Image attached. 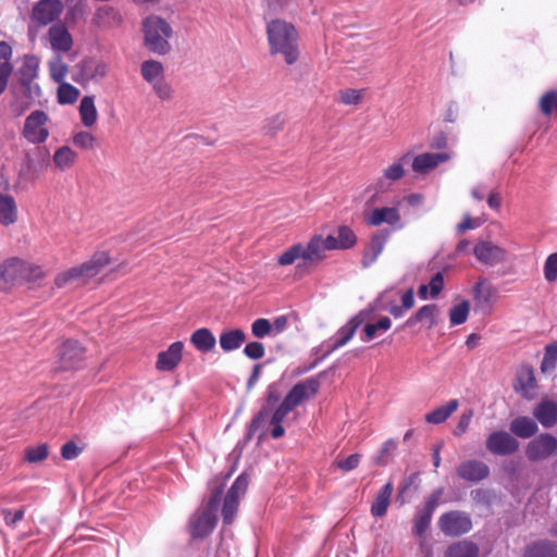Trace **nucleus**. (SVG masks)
Returning <instances> with one entry per match:
<instances>
[{
	"mask_svg": "<svg viewBox=\"0 0 557 557\" xmlns=\"http://www.w3.org/2000/svg\"><path fill=\"white\" fill-rule=\"evenodd\" d=\"M267 35L272 54L283 55L287 64H294L298 60V35L290 23L273 20L267 25Z\"/></svg>",
	"mask_w": 557,
	"mask_h": 557,
	"instance_id": "f257e3e1",
	"label": "nucleus"
},
{
	"mask_svg": "<svg viewBox=\"0 0 557 557\" xmlns=\"http://www.w3.org/2000/svg\"><path fill=\"white\" fill-rule=\"evenodd\" d=\"M109 261L107 252H97L88 261L58 273L54 278V287L65 289L82 287L96 277L109 264Z\"/></svg>",
	"mask_w": 557,
	"mask_h": 557,
	"instance_id": "f03ea898",
	"label": "nucleus"
},
{
	"mask_svg": "<svg viewBox=\"0 0 557 557\" xmlns=\"http://www.w3.org/2000/svg\"><path fill=\"white\" fill-rule=\"evenodd\" d=\"M145 46L157 54H165L171 50L169 39L173 35L171 25L163 18L151 15L143 23Z\"/></svg>",
	"mask_w": 557,
	"mask_h": 557,
	"instance_id": "7ed1b4c3",
	"label": "nucleus"
},
{
	"mask_svg": "<svg viewBox=\"0 0 557 557\" xmlns=\"http://www.w3.org/2000/svg\"><path fill=\"white\" fill-rule=\"evenodd\" d=\"M221 491L216 490L209 503L199 509L189 521L191 535L194 537H205L209 535L216 524V511L219 508V497Z\"/></svg>",
	"mask_w": 557,
	"mask_h": 557,
	"instance_id": "20e7f679",
	"label": "nucleus"
},
{
	"mask_svg": "<svg viewBox=\"0 0 557 557\" xmlns=\"http://www.w3.org/2000/svg\"><path fill=\"white\" fill-rule=\"evenodd\" d=\"M10 109L14 116L23 115L29 110L42 96L39 84H22L18 83L12 91Z\"/></svg>",
	"mask_w": 557,
	"mask_h": 557,
	"instance_id": "39448f33",
	"label": "nucleus"
},
{
	"mask_svg": "<svg viewBox=\"0 0 557 557\" xmlns=\"http://www.w3.org/2000/svg\"><path fill=\"white\" fill-rule=\"evenodd\" d=\"M49 115L42 110H35L26 116L22 135L30 144H42L49 137Z\"/></svg>",
	"mask_w": 557,
	"mask_h": 557,
	"instance_id": "423d86ee",
	"label": "nucleus"
},
{
	"mask_svg": "<svg viewBox=\"0 0 557 557\" xmlns=\"http://www.w3.org/2000/svg\"><path fill=\"white\" fill-rule=\"evenodd\" d=\"M292 411L289 407H287L283 401L278 406V408L269 417V413L265 409L259 412V414L251 421L249 426V435L257 432L261 429L265 423H269L272 426L271 435L274 438L282 437L285 433V430L282 425L283 421L287 417V414Z\"/></svg>",
	"mask_w": 557,
	"mask_h": 557,
	"instance_id": "0eeeda50",
	"label": "nucleus"
},
{
	"mask_svg": "<svg viewBox=\"0 0 557 557\" xmlns=\"http://www.w3.org/2000/svg\"><path fill=\"white\" fill-rule=\"evenodd\" d=\"M248 483V476L240 474L228 490L222 507L224 524H231L234 521L239 502L246 494Z\"/></svg>",
	"mask_w": 557,
	"mask_h": 557,
	"instance_id": "6e6552de",
	"label": "nucleus"
},
{
	"mask_svg": "<svg viewBox=\"0 0 557 557\" xmlns=\"http://www.w3.org/2000/svg\"><path fill=\"white\" fill-rule=\"evenodd\" d=\"M473 255L481 263L495 267L507 260V250L492 240H479L473 247Z\"/></svg>",
	"mask_w": 557,
	"mask_h": 557,
	"instance_id": "1a4fd4ad",
	"label": "nucleus"
},
{
	"mask_svg": "<svg viewBox=\"0 0 557 557\" xmlns=\"http://www.w3.org/2000/svg\"><path fill=\"white\" fill-rule=\"evenodd\" d=\"M557 454V438L550 434H541L525 447V455L531 461L547 459Z\"/></svg>",
	"mask_w": 557,
	"mask_h": 557,
	"instance_id": "9d476101",
	"label": "nucleus"
},
{
	"mask_svg": "<svg viewBox=\"0 0 557 557\" xmlns=\"http://www.w3.org/2000/svg\"><path fill=\"white\" fill-rule=\"evenodd\" d=\"M76 67L78 74L75 81L79 84L91 81L99 82L103 79L109 72V65L106 62L90 58L82 60Z\"/></svg>",
	"mask_w": 557,
	"mask_h": 557,
	"instance_id": "9b49d317",
	"label": "nucleus"
},
{
	"mask_svg": "<svg viewBox=\"0 0 557 557\" xmlns=\"http://www.w3.org/2000/svg\"><path fill=\"white\" fill-rule=\"evenodd\" d=\"M438 525L446 535L457 536L470 531L472 524L467 513L450 511L441 516Z\"/></svg>",
	"mask_w": 557,
	"mask_h": 557,
	"instance_id": "f8f14e48",
	"label": "nucleus"
},
{
	"mask_svg": "<svg viewBox=\"0 0 557 557\" xmlns=\"http://www.w3.org/2000/svg\"><path fill=\"white\" fill-rule=\"evenodd\" d=\"M63 4L59 0H40L32 10V22L46 26L57 20L62 13Z\"/></svg>",
	"mask_w": 557,
	"mask_h": 557,
	"instance_id": "ddd939ff",
	"label": "nucleus"
},
{
	"mask_svg": "<svg viewBox=\"0 0 557 557\" xmlns=\"http://www.w3.org/2000/svg\"><path fill=\"white\" fill-rule=\"evenodd\" d=\"M305 250V264L309 265L319 262L325 258V252L333 249V235L323 237L314 235L307 244H302Z\"/></svg>",
	"mask_w": 557,
	"mask_h": 557,
	"instance_id": "4468645a",
	"label": "nucleus"
},
{
	"mask_svg": "<svg viewBox=\"0 0 557 557\" xmlns=\"http://www.w3.org/2000/svg\"><path fill=\"white\" fill-rule=\"evenodd\" d=\"M486 448L494 455L506 456L518 450L519 442L505 431H495L486 438Z\"/></svg>",
	"mask_w": 557,
	"mask_h": 557,
	"instance_id": "2eb2a0df",
	"label": "nucleus"
},
{
	"mask_svg": "<svg viewBox=\"0 0 557 557\" xmlns=\"http://www.w3.org/2000/svg\"><path fill=\"white\" fill-rule=\"evenodd\" d=\"M319 389V382L315 379H307L296 384L283 399V403L292 410L302 401L313 397Z\"/></svg>",
	"mask_w": 557,
	"mask_h": 557,
	"instance_id": "dca6fc26",
	"label": "nucleus"
},
{
	"mask_svg": "<svg viewBox=\"0 0 557 557\" xmlns=\"http://www.w3.org/2000/svg\"><path fill=\"white\" fill-rule=\"evenodd\" d=\"M410 160V154L405 153L399 159L394 161L392 164L386 166L383 170L382 177L377 181L375 185L376 193H383L388 189V182H396L400 180L405 175V164H407Z\"/></svg>",
	"mask_w": 557,
	"mask_h": 557,
	"instance_id": "f3484780",
	"label": "nucleus"
},
{
	"mask_svg": "<svg viewBox=\"0 0 557 557\" xmlns=\"http://www.w3.org/2000/svg\"><path fill=\"white\" fill-rule=\"evenodd\" d=\"M47 38L55 53L67 52L73 47V38L67 28L62 24L52 25L48 30Z\"/></svg>",
	"mask_w": 557,
	"mask_h": 557,
	"instance_id": "a211bd4d",
	"label": "nucleus"
},
{
	"mask_svg": "<svg viewBox=\"0 0 557 557\" xmlns=\"http://www.w3.org/2000/svg\"><path fill=\"white\" fill-rule=\"evenodd\" d=\"M184 345L182 342H174L164 351L158 354L156 368L162 372L173 371L182 360Z\"/></svg>",
	"mask_w": 557,
	"mask_h": 557,
	"instance_id": "6ab92c4d",
	"label": "nucleus"
},
{
	"mask_svg": "<svg viewBox=\"0 0 557 557\" xmlns=\"http://www.w3.org/2000/svg\"><path fill=\"white\" fill-rule=\"evenodd\" d=\"M84 349L75 341H66L59 349V359L61 368L64 370L73 369L83 360Z\"/></svg>",
	"mask_w": 557,
	"mask_h": 557,
	"instance_id": "aec40b11",
	"label": "nucleus"
},
{
	"mask_svg": "<svg viewBox=\"0 0 557 557\" xmlns=\"http://www.w3.org/2000/svg\"><path fill=\"white\" fill-rule=\"evenodd\" d=\"M23 260L12 258L0 264V289L21 283Z\"/></svg>",
	"mask_w": 557,
	"mask_h": 557,
	"instance_id": "412c9836",
	"label": "nucleus"
},
{
	"mask_svg": "<svg viewBox=\"0 0 557 557\" xmlns=\"http://www.w3.org/2000/svg\"><path fill=\"white\" fill-rule=\"evenodd\" d=\"M363 322V313L360 312L359 314L351 318L344 326H342L334 338L332 339V343L330 344L327 352H331L333 350H336L343 346H345L355 335L357 329L360 326V324Z\"/></svg>",
	"mask_w": 557,
	"mask_h": 557,
	"instance_id": "4be33fe9",
	"label": "nucleus"
},
{
	"mask_svg": "<svg viewBox=\"0 0 557 557\" xmlns=\"http://www.w3.org/2000/svg\"><path fill=\"white\" fill-rule=\"evenodd\" d=\"M441 496V492L434 494L424 505L422 509H420L414 519L413 531L418 535H422L429 528L432 515L437 506L438 498Z\"/></svg>",
	"mask_w": 557,
	"mask_h": 557,
	"instance_id": "5701e85b",
	"label": "nucleus"
},
{
	"mask_svg": "<svg viewBox=\"0 0 557 557\" xmlns=\"http://www.w3.org/2000/svg\"><path fill=\"white\" fill-rule=\"evenodd\" d=\"M449 159L450 156L447 152L421 153L413 158L412 170L418 173H425Z\"/></svg>",
	"mask_w": 557,
	"mask_h": 557,
	"instance_id": "b1692460",
	"label": "nucleus"
},
{
	"mask_svg": "<svg viewBox=\"0 0 557 557\" xmlns=\"http://www.w3.org/2000/svg\"><path fill=\"white\" fill-rule=\"evenodd\" d=\"M535 387L536 381L533 369L529 366L521 367L517 373V382L515 384L516 391L521 393L525 398H532L534 396Z\"/></svg>",
	"mask_w": 557,
	"mask_h": 557,
	"instance_id": "393cba45",
	"label": "nucleus"
},
{
	"mask_svg": "<svg viewBox=\"0 0 557 557\" xmlns=\"http://www.w3.org/2000/svg\"><path fill=\"white\" fill-rule=\"evenodd\" d=\"M488 467L484 462L478 460L465 461L457 469L458 475L467 481L483 480L488 475Z\"/></svg>",
	"mask_w": 557,
	"mask_h": 557,
	"instance_id": "a878e982",
	"label": "nucleus"
},
{
	"mask_svg": "<svg viewBox=\"0 0 557 557\" xmlns=\"http://www.w3.org/2000/svg\"><path fill=\"white\" fill-rule=\"evenodd\" d=\"M367 221L375 226L383 223L394 225L400 221V214L397 207L375 208L367 214Z\"/></svg>",
	"mask_w": 557,
	"mask_h": 557,
	"instance_id": "bb28decb",
	"label": "nucleus"
},
{
	"mask_svg": "<svg viewBox=\"0 0 557 557\" xmlns=\"http://www.w3.org/2000/svg\"><path fill=\"white\" fill-rule=\"evenodd\" d=\"M533 414L544 428H550L557 423V403L549 399L542 400L534 408Z\"/></svg>",
	"mask_w": 557,
	"mask_h": 557,
	"instance_id": "cd10ccee",
	"label": "nucleus"
},
{
	"mask_svg": "<svg viewBox=\"0 0 557 557\" xmlns=\"http://www.w3.org/2000/svg\"><path fill=\"white\" fill-rule=\"evenodd\" d=\"M438 315L440 308L436 305H424L407 320V324L412 325L416 322H422L425 323L429 329H431L437 324Z\"/></svg>",
	"mask_w": 557,
	"mask_h": 557,
	"instance_id": "c85d7f7f",
	"label": "nucleus"
},
{
	"mask_svg": "<svg viewBox=\"0 0 557 557\" xmlns=\"http://www.w3.org/2000/svg\"><path fill=\"white\" fill-rule=\"evenodd\" d=\"M17 220V206L14 198L0 193V224L11 225Z\"/></svg>",
	"mask_w": 557,
	"mask_h": 557,
	"instance_id": "c756f323",
	"label": "nucleus"
},
{
	"mask_svg": "<svg viewBox=\"0 0 557 557\" xmlns=\"http://www.w3.org/2000/svg\"><path fill=\"white\" fill-rule=\"evenodd\" d=\"M496 295V288L486 280H480L473 287V297L480 307H491Z\"/></svg>",
	"mask_w": 557,
	"mask_h": 557,
	"instance_id": "7c9ffc66",
	"label": "nucleus"
},
{
	"mask_svg": "<svg viewBox=\"0 0 557 557\" xmlns=\"http://www.w3.org/2000/svg\"><path fill=\"white\" fill-rule=\"evenodd\" d=\"M40 60L36 55H26L23 64L18 70L20 83L22 84H37L35 79L38 76Z\"/></svg>",
	"mask_w": 557,
	"mask_h": 557,
	"instance_id": "2f4dec72",
	"label": "nucleus"
},
{
	"mask_svg": "<svg viewBox=\"0 0 557 557\" xmlns=\"http://www.w3.org/2000/svg\"><path fill=\"white\" fill-rule=\"evenodd\" d=\"M140 74L151 86L165 78L164 66L156 60H147L141 63Z\"/></svg>",
	"mask_w": 557,
	"mask_h": 557,
	"instance_id": "473e14b6",
	"label": "nucleus"
},
{
	"mask_svg": "<svg viewBox=\"0 0 557 557\" xmlns=\"http://www.w3.org/2000/svg\"><path fill=\"white\" fill-rule=\"evenodd\" d=\"M81 122L85 127H92L98 120V111L95 106L94 96H85L82 98L79 107Z\"/></svg>",
	"mask_w": 557,
	"mask_h": 557,
	"instance_id": "72a5a7b5",
	"label": "nucleus"
},
{
	"mask_svg": "<svg viewBox=\"0 0 557 557\" xmlns=\"http://www.w3.org/2000/svg\"><path fill=\"white\" fill-rule=\"evenodd\" d=\"M537 430L536 422L529 417H518L510 422V431L521 438L533 436Z\"/></svg>",
	"mask_w": 557,
	"mask_h": 557,
	"instance_id": "f704fd0d",
	"label": "nucleus"
},
{
	"mask_svg": "<svg viewBox=\"0 0 557 557\" xmlns=\"http://www.w3.org/2000/svg\"><path fill=\"white\" fill-rule=\"evenodd\" d=\"M444 288V275L442 272L434 274L428 284L420 285L418 296L422 300L436 298Z\"/></svg>",
	"mask_w": 557,
	"mask_h": 557,
	"instance_id": "c9c22d12",
	"label": "nucleus"
},
{
	"mask_svg": "<svg viewBox=\"0 0 557 557\" xmlns=\"http://www.w3.org/2000/svg\"><path fill=\"white\" fill-rule=\"evenodd\" d=\"M246 341V334L238 329L227 330L220 335L221 348L228 352L238 349Z\"/></svg>",
	"mask_w": 557,
	"mask_h": 557,
	"instance_id": "e433bc0d",
	"label": "nucleus"
},
{
	"mask_svg": "<svg viewBox=\"0 0 557 557\" xmlns=\"http://www.w3.org/2000/svg\"><path fill=\"white\" fill-rule=\"evenodd\" d=\"M393 484L391 482L386 483L377 493L372 506L371 513L375 517H382L386 513L391 496L393 494Z\"/></svg>",
	"mask_w": 557,
	"mask_h": 557,
	"instance_id": "4c0bfd02",
	"label": "nucleus"
},
{
	"mask_svg": "<svg viewBox=\"0 0 557 557\" xmlns=\"http://www.w3.org/2000/svg\"><path fill=\"white\" fill-rule=\"evenodd\" d=\"M190 342L199 351L208 352L214 348L216 339L209 329L202 327L191 334Z\"/></svg>",
	"mask_w": 557,
	"mask_h": 557,
	"instance_id": "58836bf2",
	"label": "nucleus"
},
{
	"mask_svg": "<svg viewBox=\"0 0 557 557\" xmlns=\"http://www.w3.org/2000/svg\"><path fill=\"white\" fill-rule=\"evenodd\" d=\"M76 159L77 153L69 146H62L58 148L52 157L54 166L61 171L73 166Z\"/></svg>",
	"mask_w": 557,
	"mask_h": 557,
	"instance_id": "ea45409f",
	"label": "nucleus"
},
{
	"mask_svg": "<svg viewBox=\"0 0 557 557\" xmlns=\"http://www.w3.org/2000/svg\"><path fill=\"white\" fill-rule=\"evenodd\" d=\"M47 65L52 81L55 83L65 81L69 74V65L59 53H54L51 59H49Z\"/></svg>",
	"mask_w": 557,
	"mask_h": 557,
	"instance_id": "a19ab883",
	"label": "nucleus"
},
{
	"mask_svg": "<svg viewBox=\"0 0 557 557\" xmlns=\"http://www.w3.org/2000/svg\"><path fill=\"white\" fill-rule=\"evenodd\" d=\"M277 262L280 265H290L295 262H298L297 267H306L305 264V250L302 249V244H297L289 247L282 255H280Z\"/></svg>",
	"mask_w": 557,
	"mask_h": 557,
	"instance_id": "79ce46f5",
	"label": "nucleus"
},
{
	"mask_svg": "<svg viewBox=\"0 0 557 557\" xmlns=\"http://www.w3.org/2000/svg\"><path fill=\"white\" fill-rule=\"evenodd\" d=\"M385 240V237L382 235H374L372 237L363 253L362 263L364 267L371 265L377 259L384 249Z\"/></svg>",
	"mask_w": 557,
	"mask_h": 557,
	"instance_id": "37998d69",
	"label": "nucleus"
},
{
	"mask_svg": "<svg viewBox=\"0 0 557 557\" xmlns=\"http://www.w3.org/2000/svg\"><path fill=\"white\" fill-rule=\"evenodd\" d=\"M459 403L457 399H451L447 404L434 409L425 416L429 423L438 424L444 422L453 412L458 409Z\"/></svg>",
	"mask_w": 557,
	"mask_h": 557,
	"instance_id": "c03bdc74",
	"label": "nucleus"
},
{
	"mask_svg": "<svg viewBox=\"0 0 557 557\" xmlns=\"http://www.w3.org/2000/svg\"><path fill=\"white\" fill-rule=\"evenodd\" d=\"M525 557H557V544L549 541L534 543L527 548Z\"/></svg>",
	"mask_w": 557,
	"mask_h": 557,
	"instance_id": "a18cd8bd",
	"label": "nucleus"
},
{
	"mask_svg": "<svg viewBox=\"0 0 557 557\" xmlns=\"http://www.w3.org/2000/svg\"><path fill=\"white\" fill-rule=\"evenodd\" d=\"M479 548L473 543L462 541L449 546L445 557H478Z\"/></svg>",
	"mask_w": 557,
	"mask_h": 557,
	"instance_id": "49530a36",
	"label": "nucleus"
},
{
	"mask_svg": "<svg viewBox=\"0 0 557 557\" xmlns=\"http://www.w3.org/2000/svg\"><path fill=\"white\" fill-rule=\"evenodd\" d=\"M57 98L60 104H73L79 98L81 91L75 86L63 81L58 83Z\"/></svg>",
	"mask_w": 557,
	"mask_h": 557,
	"instance_id": "de8ad7c7",
	"label": "nucleus"
},
{
	"mask_svg": "<svg viewBox=\"0 0 557 557\" xmlns=\"http://www.w3.org/2000/svg\"><path fill=\"white\" fill-rule=\"evenodd\" d=\"M470 312V304L467 300H462L454 305L449 310V322L451 325H460L468 319Z\"/></svg>",
	"mask_w": 557,
	"mask_h": 557,
	"instance_id": "09e8293b",
	"label": "nucleus"
},
{
	"mask_svg": "<svg viewBox=\"0 0 557 557\" xmlns=\"http://www.w3.org/2000/svg\"><path fill=\"white\" fill-rule=\"evenodd\" d=\"M356 236L347 226L338 228V236H333V249H347L355 245Z\"/></svg>",
	"mask_w": 557,
	"mask_h": 557,
	"instance_id": "8fccbe9b",
	"label": "nucleus"
},
{
	"mask_svg": "<svg viewBox=\"0 0 557 557\" xmlns=\"http://www.w3.org/2000/svg\"><path fill=\"white\" fill-rule=\"evenodd\" d=\"M391 325H392V321L387 317L381 318L375 323H368V324H366V326H364V334H366L367 341H371L374 337H376V336L381 335L382 333L386 332L387 330H389Z\"/></svg>",
	"mask_w": 557,
	"mask_h": 557,
	"instance_id": "3c124183",
	"label": "nucleus"
},
{
	"mask_svg": "<svg viewBox=\"0 0 557 557\" xmlns=\"http://www.w3.org/2000/svg\"><path fill=\"white\" fill-rule=\"evenodd\" d=\"M44 276L45 272L40 267L23 261V267L21 271V283H35L44 278Z\"/></svg>",
	"mask_w": 557,
	"mask_h": 557,
	"instance_id": "603ef678",
	"label": "nucleus"
},
{
	"mask_svg": "<svg viewBox=\"0 0 557 557\" xmlns=\"http://www.w3.org/2000/svg\"><path fill=\"white\" fill-rule=\"evenodd\" d=\"M72 141L74 146L84 150L94 149L97 145V138L87 131H79L75 133L72 137Z\"/></svg>",
	"mask_w": 557,
	"mask_h": 557,
	"instance_id": "864d4df0",
	"label": "nucleus"
},
{
	"mask_svg": "<svg viewBox=\"0 0 557 557\" xmlns=\"http://www.w3.org/2000/svg\"><path fill=\"white\" fill-rule=\"evenodd\" d=\"M557 362V344H550L546 347L542 360L541 370L543 372H550L555 369Z\"/></svg>",
	"mask_w": 557,
	"mask_h": 557,
	"instance_id": "5fc2aeb1",
	"label": "nucleus"
},
{
	"mask_svg": "<svg viewBox=\"0 0 557 557\" xmlns=\"http://www.w3.org/2000/svg\"><path fill=\"white\" fill-rule=\"evenodd\" d=\"M151 88L156 96L162 101H170L174 96V89L165 81V78L158 82L157 84L151 85Z\"/></svg>",
	"mask_w": 557,
	"mask_h": 557,
	"instance_id": "6e6d98bb",
	"label": "nucleus"
},
{
	"mask_svg": "<svg viewBox=\"0 0 557 557\" xmlns=\"http://www.w3.org/2000/svg\"><path fill=\"white\" fill-rule=\"evenodd\" d=\"M251 332L257 338H263L267 335H272L271 322L268 319L259 318L251 324Z\"/></svg>",
	"mask_w": 557,
	"mask_h": 557,
	"instance_id": "4d7b16f0",
	"label": "nucleus"
},
{
	"mask_svg": "<svg viewBox=\"0 0 557 557\" xmlns=\"http://www.w3.org/2000/svg\"><path fill=\"white\" fill-rule=\"evenodd\" d=\"M544 277L553 283L557 280V252L550 253L544 263Z\"/></svg>",
	"mask_w": 557,
	"mask_h": 557,
	"instance_id": "13d9d810",
	"label": "nucleus"
},
{
	"mask_svg": "<svg viewBox=\"0 0 557 557\" xmlns=\"http://www.w3.org/2000/svg\"><path fill=\"white\" fill-rule=\"evenodd\" d=\"M540 108L546 115H549L554 108L557 109V91L552 90L543 95L540 100Z\"/></svg>",
	"mask_w": 557,
	"mask_h": 557,
	"instance_id": "bf43d9fd",
	"label": "nucleus"
},
{
	"mask_svg": "<svg viewBox=\"0 0 557 557\" xmlns=\"http://www.w3.org/2000/svg\"><path fill=\"white\" fill-rule=\"evenodd\" d=\"M363 91L360 89H345L338 94L339 101L344 104H358L362 99Z\"/></svg>",
	"mask_w": 557,
	"mask_h": 557,
	"instance_id": "052dcab7",
	"label": "nucleus"
},
{
	"mask_svg": "<svg viewBox=\"0 0 557 557\" xmlns=\"http://www.w3.org/2000/svg\"><path fill=\"white\" fill-rule=\"evenodd\" d=\"M47 456H48V447L45 444H41V445H38L35 447H29L26 450V459L29 462L42 461L44 459H46Z\"/></svg>",
	"mask_w": 557,
	"mask_h": 557,
	"instance_id": "680f3d73",
	"label": "nucleus"
},
{
	"mask_svg": "<svg viewBox=\"0 0 557 557\" xmlns=\"http://www.w3.org/2000/svg\"><path fill=\"white\" fill-rule=\"evenodd\" d=\"M360 459L361 456L359 454H352L347 458L336 460V467L342 471L348 472L359 466Z\"/></svg>",
	"mask_w": 557,
	"mask_h": 557,
	"instance_id": "e2e57ef3",
	"label": "nucleus"
},
{
	"mask_svg": "<svg viewBox=\"0 0 557 557\" xmlns=\"http://www.w3.org/2000/svg\"><path fill=\"white\" fill-rule=\"evenodd\" d=\"M264 352V346L259 342H251L244 348V354L252 360L261 359Z\"/></svg>",
	"mask_w": 557,
	"mask_h": 557,
	"instance_id": "0e129e2a",
	"label": "nucleus"
},
{
	"mask_svg": "<svg viewBox=\"0 0 557 557\" xmlns=\"http://www.w3.org/2000/svg\"><path fill=\"white\" fill-rule=\"evenodd\" d=\"M82 453V447H79L75 442H67L61 448V455L66 460H72L76 458Z\"/></svg>",
	"mask_w": 557,
	"mask_h": 557,
	"instance_id": "69168bd1",
	"label": "nucleus"
},
{
	"mask_svg": "<svg viewBox=\"0 0 557 557\" xmlns=\"http://www.w3.org/2000/svg\"><path fill=\"white\" fill-rule=\"evenodd\" d=\"M482 221L479 218H471L469 214H466L462 221L457 225V231L463 233L469 230H474L481 226Z\"/></svg>",
	"mask_w": 557,
	"mask_h": 557,
	"instance_id": "338daca9",
	"label": "nucleus"
},
{
	"mask_svg": "<svg viewBox=\"0 0 557 557\" xmlns=\"http://www.w3.org/2000/svg\"><path fill=\"white\" fill-rule=\"evenodd\" d=\"M488 193L490 189L487 185L484 183L474 185L470 190L471 197L476 201L483 200Z\"/></svg>",
	"mask_w": 557,
	"mask_h": 557,
	"instance_id": "774afa93",
	"label": "nucleus"
}]
</instances>
